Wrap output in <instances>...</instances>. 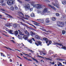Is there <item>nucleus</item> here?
<instances>
[{
    "label": "nucleus",
    "mask_w": 66,
    "mask_h": 66,
    "mask_svg": "<svg viewBox=\"0 0 66 66\" xmlns=\"http://www.w3.org/2000/svg\"><path fill=\"white\" fill-rule=\"evenodd\" d=\"M35 3L34 2H32L31 4V5L33 6V7H36L37 9H41L42 8V5L39 4H35Z\"/></svg>",
    "instance_id": "obj_1"
},
{
    "label": "nucleus",
    "mask_w": 66,
    "mask_h": 66,
    "mask_svg": "<svg viewBox=\"0 0 66 66\" xmlns=\"http://www.w3.org/2000/svg\"><path fill=\"white\" fill-rule=\"evenodd\" d=\"M24 7H25V11H27V10H29L30 8V5L29 4L27 3L24 5Z\"/></svg>",
    "instance_id": "obj_2"
},
{
    "label": "nucleus",
    "mask_w": 66,
    "mask_h": 66,
    "mask_svg": "<svg viewBox=\"0 0 66 66\" xmlns=\"http://www.w3.org/2000/svg\"><path fill=\"white\" fill-rule=\"evenodd\" d=\"M53 45H58L60 46H62L61 48L62 49H63L64 50H66V47L63 46V45H62V44H61V43H58L54 42V44H53Z\"/></svg>",
    "instance_id": "obj_3"
},
{
    "label": "nucleus",
    "mask_w": 66,
    "mask_h": 66,
    "mask_svg": "<svg viewBox=\"0 0 66 66\" xmlns=\"http://www.w3.org/2000/svg\"><path fill=\"white\" fill-rule=\"evenodd\" d=\"M15 2V0H8L7 3V4L9 5H12Z\"/></svg>",
    "instance_id": "obj_4"
},
{
    "label": "nucleus",
    "mask_w": 66,
    "mask_h": 66,
    "mask_svg": "<svg viewBox=\"0 0 66 66\" xmlns=\"http://www.w3.org/2000/svg\"><path fill=\"white\" fill-rule=\"evenodd\" d=\"M55 2L56 4L54 3H52V4L54 5V6H55L56 7H57V8L58 9H59L60 7V5H59V3H58L57 2V0H55Z\"/></svg>",
    "instance_id": "obj_5"
},
{
    "label": "nucleus",
    "mask_w": 66,
    "mask_h": 66,
    "mask_svg": "<svg viewBox=\"0 0 66 66\" xmlns=\"http://www.w3.org/2000/svg\"><path fill=\"white\" fill-rule=\"evenodd\" d=\"M50 13V11H48V9L47 8H45L43 11V12L41 13H42V14H44V13Z\"/></svg>",
    "instance_id": "obj_6"
},
{
    "label": "nucleus",
    "mask_w": 66,
    "mask_h": 66,
    "mask_svg": "<svg viewBox=\"0 0 66 66\" xmlns=\"http://www.w3.org/2000/svg\"><path fill=\"white\" fill-rule=\"evenodd\" d=\"M35 44H36L37 46H38L39 45H41L42 44V42L40 41H38L35 42Z\"/></svg>",
    "instance_id": "obj_7"
},
{
    "label": "nucleus",
    "mask_w": 66,
    "mask_h": 66,
    "mask_svg": "<svg viewBox=\"0 0 66 66\" xmlns=\"http://www.w3.org/2000/svg\"><path fill=\"white\" fill-rule=\"evenodd\" d=\"M48 5L49 7H50L51 8H52V9H54V11H55L56 10V8H55L53 6L49 4H48Z\"/></svg>",
    "instance_id": "obj_8"
},
{
    "label": "nucleus",
    "mask_w": 66,
    "mask_h": 66,
    "mask_svg": "<svg viewBox=\"0 0 66 66\" xmlns=\"http://www.w3.org/2000/svg\"><path fill=\"white\" fill-rule=\"evenodd\" d=\"M12 25H13V24H12V23H8L7 24H5V26H6L7 27H9V26H12Z\"/></svg>",
    "instance_id": "obj_9"
},
{
    "label": "nucleus",
    "mask_w": 66,
    "mask_h": 66,
    "mask_svg": "<svg viewBox=\"0 0 66 66\" xmlns=\"http://www.w3.org/2000/svg\"><path fill=\"white\" fill-rule=\"evenodd\" d=\"M43 39L45 41V42H46V44H48V42L49 41V40L48 39L46 38H43Z\"/></svg>",
    "instance_id": "obj_10"
},
{
    "label": "nucleus",
    "mask_w": 66,
    "mask_h": 66,
    "mask_svg": "<svg viewBox=\"0 0 66 66\" xmlns=\"http://www.w3.org/2000/svg\"><path fill=\"white\" fill-rule=\"evenodd\" d=\"M38 21L40 22L41 23H43L44 22V20L43 19H37Z\"/></svg>",
    "instance_id": "obj_11"
},
{
    "label": "nucleus",
    "mask_w": 66,
    "mask_h": 66,
    "mask_svg": "<svg viewBox=\"0 0 66 66\" xmlns=\"http://www.w3.org/2000/svg\"><path fill=\"white\" fill-rule=\"evenodd\" d=\"M23 57L24 58V59H26V60H27V61H32V60L30 59H29L27 57H26L24 56H23Z\"/></svg>",
    "instance_id": "obj_12"
},
{
    "label": "nucleus",
    "mask_w": 66,
    "mask_h": 66,
    "mask_svg": "<svg viewBox=\"0 0 66 66\" xmlns=\"http://www.w3.org/2000/svg\"><path fill=\"white\" fill-rule=\"evenodd\" d=\"M45 22L46 23H49L50 22V21L49 20V18H46L45 20Z\"/></svg>",
    "instance_id": "obj_13"
},
{
    "label": "nucleus",
    "mask_w": 66,
    "mask_h": 66,
    "mask_svg": "<svg viewBox=\"0 0 66 66\" xmlns=\"http://www.w3.org/2000/svg\"><path fill=\"white\" fill-rule=\"evenodd\" d=\"M61 23H62V22H60V21H58L57 22V25L59 27L60 26H61Z\"/></svg>",
    "instance_id": "obj_14"
},
{
    "label": "nucleus",
    "mask_w": 66,
    "mask_h": 66,
    "mask_svg": "<svg viewBox=\"0 0 66 66\" xmlns=\"http://www.w3.org/2000/svg\"><path fill=\"white\" fill-rule=\"evenodd\" d=\"M23 38L24 39L27 40L28 39V37L27 35H25L23 36Z\"/></svg>",
    "instance_id": "obj_15"
},
{
    "label": "nucleus",
    "mask_w": 66,
    "mask_h": 66,
    "mask_svg": "<svg viewBox=\"0 0 66 66\" xmlns=\"http://www.w3.org/2000/svg\"><path fill=\"white\" fill-rule=\"evenodd\" d=\"M35 37L37 39H40V36L38 35H36L35 36Z\"/></svg>",
    "instance_id": "obj_16"
},
{
    "label": "nucleus",
    "mask_w": 66,
    "mask_h": 66,
    "mask_svg": "<svg viewBox=\"0 0 66 66\" xmlns=\"http://www.w3.org/2000/svg\"><path fill=\"white\" fill-rule=\"evenodd\" d=\"M19 13H20V15H22V16H21V18H23L24 19H26V18H24V17H23L24 16V15H23V13H22V12H20Z\"/></svg>",
    "instance_id": "obj_17"
},
{
    "label": "nucleus",
    "mask_w": 66,
    "mask_h": 66,
    "mask_svg": "<svg viewBox=\"0 0 66 66\" xmlns=\"http://www.w3.org/2000/svg\"><path fill=\"white\" fill-rule=\"evenodd\" d=\"M5 15H7V17H8V18H12V16L9 14H8L6 13H5Z\"/></svg>",
    "instance_id": "obj_18"
},
{
    "label": "nucleus",
    "mask_w": 66,
    "mask_h": 66,
    "mask_svg": "<svg viewBox=\"0 0 66 66\" xmlns=\"http://www.w3.org/2000/svg\"><path fill=\"white\" fill-rule=\"evenodd\" d=\"M27 41L29 43H30V44H32V39H31L30 40L28 39L27 40Z\"/></svg>",
    "instance_id": "obj_19"
},
{
    "label": "nucleus",
    "mask_w": 66,
    "mask_h": 66,
    "mask_svg": "<svg viewBox=\"0 0 66 66\" xmlns=\"http://www.w3.org/2000/svg\"><path fill=\"white\" fill-rule=\"evenodd\" d=\"M18 31L19 34H20V35H24V34H22V32L20 31V30H18Z\"/></svg>",
    "instance_id": "obj_20"
},
{
    "label": "nucleus",
    "mask_w": 66,
    "mask_h": 66,
    "mask_svg": "<svg viewBox=\"0 0 66 66\" xmlns=\"http://www.w3.org/2000/svg\"><path fill=\"white\" fill-rule=\"evenodd\" d=\"M25 32L26 34H27V35H29V33L28 32V31H27V30H26L25 31Z\"/></svg>",
    "instance_id": "obj_21"
},
{
    "label": "nucleus",
    "mask_w": 66,
    "mask_h": 66,
    "mask_svg": "<svg viewBox=\"0 0 66 66\" xmlns=\"http://www.w3.org/2000/svg\"><path fill=\"white\" fill-rule=\"evenodd\" d=\"M64 24L63 23H62H62L61 24L60 27H64Z\"/></svg>",
    "instance_id": "obj_22"
},
{
    "label": "nucleus",
    "mask_w": 66,
    "mask_h": 66,
    "mask_svg": "<svg viewBox=\"0 0 66 66\" xmlns=\"http://www.w3.org/2000/svg\"><path fill=\"white\" fill-rule=\"evenodd\" d=\"M18 31H15L14 34L15 35V36H17V35H18Z\"/></svg>",
    "instance_id": "obj_23"
},
{
    "label": "nucleus",
    "mask_w": 66,
    "mask_h": 66,
    "mask_svg": "<svg viewBox=\"0 0 66 66\" xmlns=\"http://www.w3.org/2000/svg\"><path fill=\"white\" fill-rule=\"evenodd\" d=\"M18 38L19 39H21L22 40L23 39V37H19Z\"/></svg>",
    "instance_id": "obj_24"
},
{
    "label": "nucleus",
    "mask_w": 66,
    "mask_h": 66,
    "mask_svg": "<svg viewBox=\"0 0 66 66\" xmlns=\"http://www.w3.org/2000/svg\"><path fill=\"white\" fill-rule=\"evenodd\" d=\"M65 32H66V31H65L64 30H63L62 31V34H63V35H64V34H65Z\"/></svg>",
    "instance_id": "obj_25"
},
{
    "label": "nucleus",
    "mask_w": 66,
    "mask_h": 66,
    "mask_svg": "<svg viewBox=\"0 0 66 66\" xmlns=\"http://www.w3.org/2000/svg\"><path fill=\"white\" fill-rule=\"evenodd\" d=\"M62 3L63 4H66V2L65 1H63L62 2Z\"/></svg>",
    "instance_id": "obj_26"
},
{
    "label": "nucleus",
    "mask_w": 66,
    "mask_h": 66,
    "mask_svg": "<svg viewBox=\"0 0 66 66\" xmlns=\"http://www.w3.org/2000/svg\"><path fill=\"white\" fill-rule=\"evenodd\" d=\"M57 65L58 66H62V63L59 62V64H57Z\"/></svg>",
    "instance_id": "obj_27"
},
{
    "label": "nucleus",
    "mask_w": 66,
    "mask_h": 66,
    "mask_svg": "<svg viewBox=\"0 0 66 66\" xmlns=\"http://www.w3.org/2000/svg\"><path fill=\"white\" fill-rule=\"evenodd\" d=\"M52 20L53 21H54V20H56V18L54 17H53L52 18Z\"/></svg>",
    "instance_id": "obj_28"
},
{
    "label": "nucleus",
    "mask_w": 66,
    "mask_h": 66,
    "mask_svg": "<svg viewBox=\"0 0 66 66\" xmlns=\"http://www.w3.org/2000/svg\"><path fill=\"white\" fill-rule=\"evenodd\" d=\"M32 59L33 60H34L35 61H36L37 62V63H38V61L36 59H35L34 58H32Z\"/></svg>",
    "instance_id": "obj_29"
},
{
    "label": "nucleus",
    "mask_w": 66,
    "mask_h": 66,
    "mask_svg": "<svg viewBox=\"0 0 66 66\" xmlns=\"http://www.w3.org/2000/svg\"><path fill=\"white\" fill-rule=\"evenodd\" d=\"M20 23H21V24H22V25H23V26H26V24L23 23H22V22H20Z\"/></svg>",
    "instance_id": "obj_30"
},
{
    "label": "nucleus",
    "mask_w": 66,
    "mask_h": 66,
    "mask_svg": "<svg viewBox=\"0 0 66 66\" xmlns=\"http://www.w3.org/2000/svg\"><path fill=\"white\" fill-rule=\"evenodd\" d=\"M13 27L14 28H16L17 27V25L16 24H13Z\"/></svg>",
    "instance_id": "obj_31"
},
{
    "label": "nucleus",
    "mask_w": 66,
    "mask_h": 66,
    "mask_svg": "<svg viewBox=\"0 0 66 66\" xmlns=\"http://www.w3.org/2000/svg\"><path fill=\"white\" fill-rule=\"evenodd\" d=\"M31 16L32 17H34V13H32L31 15Z\"/></svg>",
    "instance_id": "obj_32"
},
{
    "label": "nucleus",
    "mask_w": 66,
    "mask_h": 66,
    "mask_svg": "<svg viewBox=\"0 0 66 66\" xmlns=\"http://www.w3.org/2000/svg\"><path fill=\"white\" fill-rule=\"evenodd\" d=\"M5 47V48H6L7 49H9V50H12V51H13V50H12V49H11L10 48H9V47Z\"/></svg>",
    "instance_id": "obj_33"
},
{
    "label": "nucleus",
    "mask_w": 66,
    "mask_h": 66,
    "mask_svg": "<svg viewBox=\"0 0 66 66\" xmlns=\"http://www.w3.org/2000/svg\"><path fill=\"white\" fill-rule=\"evenodd\" d=\"M30 35L31 36H33L34 35V33L32 31H31L30 32Z\"/></svg>",
    "instance_id": "obj_34"
},
{
    "label": "nucleus",
    "mask_w": 66,
    "mask_h": 66,
    "mask_svg": "<svg viewBox=\"0 0 66 66\" xmlns=\"http://www.w3.org/2000/svg\"><path fill=\"white\" fill-rule=\"evenodd\" d=\"M4 2V0H0V2L2 4Z\"/></svg>",
    "instance_id": "obj_35"
},
{
    "label": "nucleus",
    "mask_w": 66,
    "mask_h": 66,
    "mask_svg": "<svg viewBox=\"0 0 66 66\" xmlns=\"http://www.w3.org/2000/svg\"><path fill=\"white\" fill-rule=\"evenodd\" d=\"M51 43H52V41H50L49 42V44H47V46H49V45H50V44H51Z\"/></svg>",
    "instance_id": "obj_36"
},
{
    "label": "nucleus",
    "mask_w": 66,
    "mask_h": 66,
    "mask_svg": "<svg viewBox=\"0 0 66 66\" xmlns=\"http://www.w3.org/2000/svg\"><path fill=\"white\" fill-rule=\"evenodd\" d=\"M45 59H46V60H50V61H52V60L49 58L45 57Z\"/></svg>",
    "instance_id": "obj_37"
},
{
    "label": "nucleus",
    "mask_w": 66,
    "mask_h": 66,
    "mask_svg": "<svg viewBox=\"0 0 66 66\" xmlns=\"http://www.w3.org/2000/svg\"><path fill=\"white\" fill-rule=\"evenodd\" d=\"M43 52L44 53H43V54H44V55H46V54L47 53V52H45V51H44Z\"/></svg>",
    "instance_id": "obj_38"
},
{
    "label": "nucleus",
    "mask_w": 66,
    "mask_h": 66,
    "mask_svg": "<svg viewBox=\"0 0 66 66\" xmlns=\"http://www.w3.org/2000/svg\"><path fill=\"white\" fill-rule=\"evenodd\" d=\"M17 0L20 3H23L21 1H20V0Z\"/></svg>",
    "instance_id": "obj_39"
},
{
    "label": "nucleus",
    "mask_w": 66,
    "mask_h": 66,
    "mask_svg": "<svg viewBox=\"0 0 66 66\" xmlns=\"http://www.w3.org/2000/svg\"><path fill=\"white\" fill-rule=\"evenodd\" d=\"M50 63L51 64H52V65L54 64V62H50Z\"/></svg>",
    "instance_id": "obj_40"
},
{
    "label": "nucleus",
    "mask_w": 66,
    "mask_h": 66,
    "mask_svg": "<svg viewBox=\"0 0 66 66\" xmlns=\"http://www.w3.org/2000/svg\"><path fill=\"white\" fill-rule=\"evenodd\" d=\"M40 54L41 55H42V54H43V52L42 51H40Z\"/></svg>",
    "instance_id": "obj_41"
},
{
    "label": "nucleus",
    "mask_w": 66,
    "mask_h": 66,
    "mask_svg": "<svg viewBox=\"0 0 66 66\" xmlns=\"http://www.w3.org/2000/svg\"><path fill=\"white\" fill-rule=\"evenodd\" d=\"M11 10H12V11H14V7H11Z\"/></svg>",
    "instance_id": "obj_42"
},
{
    "label": "nucleus",
    "mask_w": 66,
    "mask_h": 66,
    "mask_svg": "<svg viewBox=\"0 0 66 66\" xmlns=\"http://www.w3.org/2000/svg\"><path fill=\"white\" fill-rule=\"evenodd\" d=\"M25 16L26 17H27V18H29V16L28 15H25Z\"/></svg>",
    "instance_id": "obj_43"
},
{
    "label": "nucleus",
    "mask_w": 66,
    "mask_h": 66,
    "mask_svg": "<svg viewBox=\"0 0 66 66\" xmlns=\"http://www.w3.org/2000/svg\"><path fill=\"white\" fill-rule=\"evenodd\" d=\"M37 13H41V11H40V10H38L37 11Z\"/></svg>",
    "instance_id": "obj_44"
},
{
    "label": "nucleus",
    "mask_w": 66,
    "mask_h": 66,
    "mask_svg": "<svg viewBox=\"0 0 66 66\" xmlns=\"http://www.w3.org/2000/svg\"><path fill=\"white\" fill-rule=\"evenodd\" d=\"M28 50L29 51H30L32 53H33V51H32V50Z\"/></svg>",
    "instance_id": "obj_45"
},
{
    "label": "nucleus",
    "mask_w": 66,
    "mask_h": 66,
    "mask_svg": "<svg viewBox=\"0 0 66 66\" xmlns=\"http://www.w3.org/2000/svg\"><path fill=\"white\" fill-rule=\"evenodd\" d=\"M9 32L10 34H12V31L11 30H10L9 31Z\"/></svg>",
    "instance_id": "obj_46"
},
{
    "label": "nucleus",
    "mask_w": 66,
    "mask_h": 66,
    "mask_svg": "<svg viewBox=\"0 0 66 66\" xmlns=\"http://www.w3.org/2000/svg\"><path fill=\"white\" fill-rule=\"evenodd\" d=\"M56 15L57 16H60V14L57 13H56Z\"/></svg>",
    "instance_id": "obj_47"
},
{
    "label": "nucleus",
    "mask_w": 66,
    "mask_h": 66,
    "mask_svg": "<svg viewBox=\"0 0 66 66\" xmlns=\"http://www.w3.org/2000/svg\"><path fill=\"white\" fill-rule=\"evenodd\" d=\"M44 1H46V2H50V1L48 0H44Z\"/></svg>",
    "instance_id": "obj_48"
},
{
    "label": "nucleus",
    "mask_w": 66,
    "mask_h": 66,
    "mask_svg": "<svg viewBox=\"0 0 66 66\" xmlns=\"http://www.w3.org/2000/svg\"><path fill=\"white\" fill-rule=\"evenodd\" d=\"M19 18L20 19H21V20H22V21H24V19L22 18H20L19 17Z\"/></svg>",
    "instance_id": "obj_49"
},
{
    "label": "nucleus",
    "mask_w": 66,
    "mask_h": 66,
    "mask_svg": "<svg viewBox=\"0 0 66 66\" xmlns=\"http://www.w3.org/2000/svg\"><path fill=\"white\" fill-rule=\"evenodd\" d=\"M18 7L17 6H15V9L16 10H18Z\"/></svg>",
    "instance_id": "obj_50"
},
{
    "label": "nucleus",
    "mask_w": 66,
    "mask_h": 66,
    "mask_svg": "<svg viewBox=\"0 0 66 66\" xmlns=\"http://www.w3.org/2000/svg\"><path fill=\"white\" fill-rule=\"evenodd\" d=\"M11 42H13V43H15V42L13 40H11Z\"/></svg>",
    "instance_id": "obj_51"
},
{
    "label": "nucleus",
    "mask_w": 66,
    "mask_h": 66,
    "mask_svg": "<svg viewBox=\"0 0 66 66\" xmlns=\"http://www.w3.org/2000/svg\"><path fill=\"white\" fill-rule=\"evenodd\" d=\"M3 35H4V36H6V37H9V36L5 34H3Z\"/></svg>",
    "instance_id": "obj_52"
},
{
    "label": "nucleus",
    "mask_w": 66,
    "mask_h": 66,
    "mask_svg": "<svg viewBox=\"0 0 66 66\" xmlns=\"http://www.w3.org/2000/svg\"><path fill=\"white\" fill-rule=\"evenodd\" d=\"M31 26L34 27V28H35V29H36V27L35 26L33 25H31Z\"/></svg>",
    "instance_id": "obj_53"
},
{
    "label": "nucleus",
    "mask_w": 66,
    "mask_h": 66,
    "mask_svg": "<svg viewBox=\"0 0 66 66\" xmlns=\"http://www.w3.org/2000/svg\"><path fill=\"white\" fill-rule=\"evenodd\" d=\"M17 56L18 57V58H19V59H21V60H22V58H21V57H19V56Z\"/></svg>",
    "instance_id": "obj_54"
},
{
    "label": "nucleus",
    "mask_w": 66,
    "mask_h": 66,
    "mask_svg": "<svg viewBox=\"0 0 66 66\" xmlns=\"http://www.w3.org/2000/svg\"><path fill=\"white\" fill-rule=\"evenodd\" d=\"M9 61L10 62H13L12 60L11 59H10Z\"/></svg>",
    "instance_id": "obj_55"
},
{
    "label": "nucleus",
    "mask_w": 66,
    "mask_h": 66,
    "mask_svg": "<svg viewBox=\"0 0 66 66\" xmlns=\"http://www.w3.org/2000/svg\"><path fill=\"white\" fill-rule=\"evenodd\" d=\"M32 10H33V8H31L30 9V12H31V11H32Z\"/></svg>",
    "instance_id": "obj_56"
},
{
    "label": "nucleus",
    "mask_w": 66,
    "mask_h": 66,
    "mask_svg": "<svg viewBox=\"0 0 66 66\" xmlns=\"http://www.w3.org/2000/svg\"><path fill=\"white\" fill-rule=\"evenodd\" d=\"M3 53H1V56H2L3 55Z\"/></svg>",
    "instance_id": "obj_57"
},
{
    "label": "nucleus",
    "mask_w": 66,
    "mask_h": 66,
    "mask_svg": "<svg viewBox=\"0 0 66 66\" xmlns=\"http://www.w3.org/2000/svg\"><path fill=\"white\" fill-rule=\"evenodd\" d=\"M2 11H3L4 12L5 11V10L4 9H2Z\"/></svg>",
    "instance_id": "obj_58"
},
{
    "label": "nucleus",
    "mask_w": 66,
    "mask_h": 66,
    "mask_svg": "<svg viewBox=\"0 0 66 66\" xmlns=\"http://www.w3.org/2000/svg\"><path fill=\"white\" fill-rule=\"evenodd\" d=\"M32 21V22H34V23H36V22H35V21Z\"/></svg>",
    "instance_id": "obj_59"
},
{
    "label": "nucleus",
    "mask_w": 66,
    "mask_h": 66,
    "mask_svg": "<svg viewBox=\"0 0 66 66\" xmlns=\"http://www.w3.org/2000/svg\"><path fill=\"white\" fill-rule=\"evenodd\" d=\"M2 15H0V18L2 19V18H1V17H2Z\"/></svg>",
    "instance_id": "obj_60"
},
{
    "label": "nucleus",
    "mask_w": 66,
    "mask_h": 66,
    "mask_svg": "<svg viewBox=\"0 0 66 66\" xmlns=\"http://www.w3.org/2000/svg\"><path fill=\"white\" fill-rule=\"evenodd\" d=\"M3 57H5L6 56H5V55H4V54H3Z\"/></svg>",
    "instance_id": "obj_61"
},
{
    "label": "nucleus",
    "mask_w": 66,
    "mask_h": 66,
    "mask_svg": "<svg viewBox=\"0 0 66 66\" xmlns=\"http://www.w3.org/2000/svg\"><path fill=\"white\" fill-rule=\"evenodd\" d=\"M37 56H38V57H42V56H40L39 55H38Z\"/></svg>",
    "instance_id": "obj_62"
},
{
    "label": "nucleus",
    "mask_w": 66,
    "mask_h": 66,
    "mask_svg": "<svg viewBox=\"0 0 66 66\" xmlns=\"http://www.w3.org/2000/svg\"><path fill=\"white\" fill-rule=\"evenodd\" d=\"M27 56L28 57H31V56H29V55H28V56Z\"/></svg>",
    "instance_id": "obj_63"
},
{
    "label": "nucleus",
    "mask_w": 66,
    "mask_h": 66,
    "mask_svg": "<svg viewBox=\"0 0 66 66\" xmlns=\"http://www.w3.org/2000/svg\"><path fill=\"white\" fill-rule=\"evenodd\" d=\"M32 39L34 40V41H35V40H34V38H32Z\"/></svg>",
    "instance_id": "obj_64"
}]
</instances>
